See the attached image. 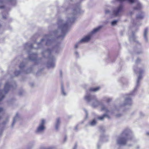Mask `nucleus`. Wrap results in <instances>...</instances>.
I'll list each match as a JSON object with an SVG mask.
<instances>
[{
  "label": "nucleus",
  "mask_w": 149,
  "mask_h": 149,
  "mask_svg": "<svg viewBox=\"0 0 149 149\" xmlns=\"http://www.w3.org/2000/svg\"><path fill=\"white\" fill-rule=\"evenodd\" d=\"M80 11V7L79 6H77L72 10V13L68 15L65 22L61 19L58 20L57 25L58 30L61 31L62 33L63 34V36L65 35V32L67 31L68 24L74 22L75 15L79 13Z\"/></svg>",
  "instance_id": "obj_1"
},
{
  "label": "nucleus",
  "mask_w": 149,
  "mask_h": 149,
  "mask_svg": "<svg viewBox=\"0 0 149 149\" xmlns=\"http://www.w3.org/2000/svg\"><path fill=\"white\" fill-rule=\"evenodd\" d=\"M148 29H146L144 30V34H143V36L144 39H145L147 41L148 40L147 36L148 34Z\"/></svg>",
  "instance_id": "obj_15"
},
{
  "label": "nucleus",
  "mask_w": 149,
  "mask_h": 149,
  "mask_svg": "<svg viewBox=\"0 0 149 149\" xmlns=\"http://www.w3.org/2000/svg\"><path fill=\"white\" fill-rule=\"evenodd\" d=\"M134 71L136 73H139V75L138 77V79L137 80L136 85L134 91H133L131 93L129 94L128 95V97L125 99V103L123 105V106L126 105H130L132 104V101L130 97V95H134L135 92L136 91L137 87L139 85V81L142 77V76L141 74L143 72L144 70L143 69L141 70L140 68H138L136 67H134Z\"/></svg>",
  "instance_id": "obj_2"
},
{
  "label": "nucleus",
  "mask_w": 149,
  "mask_h": 149,
  "mask_svg": "<svg viewBox=\"0 0 149 149\" xmlns=\"http://www.w3.org/2000/svg\"><path fill=\"white\" fill-rule=\"evenodd\" d=\"M33 55H33V54H32V55H31V56H33Z\"/></svg>",
  "instance_id": "obj_42"
},
{
  "label": "nucleus",
  "mask_w": 149,
  "mask_h": 149,
  "mask_svg": "<svg viewBox=\"0 0 149 149\" xmlns=\"http://www.w3.org/2000/svg\"><path fill=\"white\" fill-rule=\"evenodd\" d=\"M84 111H85V112H86V116H87V111L86 110V109H84Z\"/></svg>",
  "instance_id": "obj_33"
},
{
  "label": "nucleus",
  "mask_w": 149,
  "mask_h": 149,
  "mask_svg": "<svg viewBox=\"0 0 149 149\" xmlns=\"http://www.w3.org/2000/svg\"><path fill=\"white\" fill-rule=\"evenodd\" d=\"M26 46H29L30 45H29V44H26Z\"/></svg>",
  "instance_id": "obj_39"
},
{
  "label": "nucleus",
  "mask_w": 149,
  "mask_h": 149,
  "mask_svg": "<svg viewBox=\"0 0 149 149\" xmlns=\"http://www.w3.org/2000/svg\"><path fill=\"white\" fill-rule=\"evenodd\" d=\"M29 47H30V48H32V47H32V46H30Z\"/></svg>",
  "instance_id": "obj_41"
},
{
  "label": "nucleus",
  "mask_w": 149,
  "mask_h": 149,
  "mask_svg": "<svg viewBox=\"0 0 149 149\" xmlns=\"http://www.w3.org/2000/svg\"><path fill=\"white\" fill-rule=\"evenodd\" d=\"M140 61L141 60L139 58H138L136 60V63H139Z\"/></svg>",
  "instance_id": "obj_25"
},
{
  "label": "nucleus",
  "mask_w": 149,
  "mask_h": 149,
  "mask_svg": "<svg viewBox=\"0 0 149 149\" xmlns=\"http://www.w3.org/2000/svg\"><path fill=\"white\" fill-rule=\"evenodd\" d=\"M61 91L62 94L63 95L65 96L66 95V93L64 91L63 86L62 85L61 86Z\"/></svg>",
  "instance_id": "obj_17"
},
{
  "label": "nucleus",
  "mask_w": 149,
  "mask_h": 149,
  "mask_svg": "<svg viewBox=\"0 0 149 149\" xmlns=\"http://www.w3.org/2000/svg\"><path fill=\"white\" fill-rule=\"evenodd\" d=\"M96 122L95 120H93L91 122L90 124L92 126L95 125L96 124Z\"/></svg>",
  "instance_id": "obj_19"
},
{
  "label": "nucleus",
  "mask_w": 149,
  "mask_h": 149,
  "mask_svg": "<svg viewBox=\"0 0 149 149\" xmlns=\"http://www.w3.org/2000/svg\"><path fill=\"white\" fill-rule=\"evenodd\" d=\"M134 38H135V36H134V35L133 34L132 37H130V40L131 41H132V40L134 41Z\"/></svg>",
  "instance_id": "obj_22"
},
{
  "label": "nucleus",
  "mask_w": 149,
  "mask_h": 149,
  "mask_svg": "<svg viewBox=\"0 0 149 149\" xmlns=\"http://www.w3.org/2000/svg\"><path fill=\"white\" fill-rule=\"evenodd\" d=\"M106 99L107 100V102H109L111 100V99L109 98H106Z\"/></svg>",
  "instance_id": "obj_26"
},
{
  "label": "nucleus",
  "mask_w": 149,
  "mask_h": 149,
  "mask_svg": "<svg viewBox=\"0 0 149 149\" xmlns=\"http://www.w3.org/2000/svg\"><path fill=\"white\" fill-rule=\"evenodd\" d=\"M61 118H57L56 119L55 124V129L56 130H57L59 127L61 123Z\"/></svg>",
  "instance_id": "obj_11"
},
{
  "label": "nucleus",
  "mask_w": 149,
  "mask_h": 149,
  "mask_svg": "<svg viewBox=\"0 0 149 149\" xmlns=\"http://www.w3.org/2000/svg\"><path fill=\"white\" fill-rule=\"evenodd\" d=\"M111 2H112V3H114V2H113V1H112Z\"/></svg>",
  "instance_id": "obj_43"
},
{
  "label": "nucleus",
  "mask_w": 149,
  "mask_h": 149,
  "mask_svg": "<svg viewBox=\"0 0 149 149\" xmlns=\"http://www.w3.org/2000/svg\"><path fill=\"white\" fill-rule=\"evenodd\" d=\"M118 22V21L116 20H114V21H112L111 22V25L113 26L115 25Z\"/></svg>",
  "instance_id": "obj_20"
},
{
  "label": "nucleus",
  "mask_w": 149,
  "mask_h": 149,
  "mask_svg": "<svg viewBox=\"0 0 149 149\" xmlns=\"http://www.w3.org/2000/svg\"><path fill=\"white\" fill-rule=\"evenodd\" d=\"M76 148H77V146H76V145H75V146H74V148L73 149H76Z\"/></svg>",
  "instance_id": "obj_38"
},
{
  "label": "nucleus",
  "mask_w": 149,
  "mask_h": 149,
  "mask_svg": "<svg viewBox=\"0 0 149 149\" xmlns=\"http://www.w3.org/2000/svg\"><path fill=\"white\" fill-rule=\"evenodd\" d=\"M10 1L12 3H13V2H15V0H10Z\"/></svg>",
  "instance_id": "obj_32"
},
{
  "label": "nucleus",
  "mask_w": 149,
  "mask_h": 149,
  "mask_svg": "<svg viewBox=\"0 0 149 149\" xmlns=\"http://www.w3.org/2000/svg\"><path fill=\"white\" fill-rule=\"evenodd\" d=\"M57 32H58L57 31H55L54 32V33L55 34H56V33H57Z\"/></svg>",
  "instance_id": "obj_37"
},
{
  "label": "nucleus",
  "mask_w": 149,
  "mask_h": 149,
  "mask_svg": "<svg viewBox=\"0 0 149 149\" xmlns=\"http://www.w3.org/2000/svg\"><path fill=\"white\" fill-rule=\"evenodd\" d=\"M105 14H108L110 13V11L108 9H106L105 11Z\"/></svg>",
  "instance_id": "obj_23"
},
{
  "label": "nucleus",
  "mask_w": 149,
  "mask_h": 149,
  "mask_svg": "<svg viewBox=\"0 0 149 149\" xmlns=\"http://www.w3.org/2000/svg\"><path fill=\"white\" fill-rule=\"evenodd\" d=\"M60 50V48L58 46L54 47L52 50L48 49L47 50L43 51L42 55L48 58L50 61H53L55 60V58L53 55L58 54Z\"/></svg>",
  "instance_id": "obj_3"
},
{
  "label": "nucleus",
  "mask_w": 149,
  "mask_h": 149,
  "mask_svg": "<svg viewBox=\"0 0 149 149\" xmlns=\"http://www.w3.org/2000/svg\"><path fill=\"white\" fill-rule=\"evenodd\" d=\"M45 40L43 39H42V40H41V42L40 43V44H41V43L44 41V40Z\"/></svg>",
  "instance_id": "obj_36"
},
{
  "label": "nucleus",
  "mask_w": 149,
  "mask_h": 149,
  "mask_svg": "<svg viewBox=\"0 0 149 149\" xmlns=\"http://www.w3.org/2000/svg\"><path fill=\"white\" fill-rule=\"evenodd\" d=\"M20 73L19 71H17L15 72V75L16 76L17 75Z\"/></svg>",
  "instance_id": "obj_29"
},
{
  "label": "nucleus",
  "mask_w": 149,
  "mask_h": 149,
  "mask_svg": "<svg viewBox=\"0 0 149 149\" xmlns=\"http://www.w3.org/2000/svg\"><path fill=\"white\" fill-rule=\"evenodd\" d=\"M120 116H121L120 114H118V115H117L116 116L117 117H119Z\"/></svg>",
  "instance_id": "obj_35"
},
{
  "label": "nucleus",
  "mask_w": 149,
  "mask_h": 149,
  "mask_svg": "<svg viewBox=\"0 0 149 149\" xmlns=\"http://www.w3.org/2000/svg\"><path fill=\"white\" fill-rule=\"evenodd\" d=\"M75 55L77 57H78V53L77 52H75L74 53Z\"/></svg>",
  "instance_id": "obj_28"
},
{
  "label": "nucleus",
  "mask_w": 149,
  "mask_h": 149,
  "mask_svg": "<svg viewBox=\"0 0 149 149\" xmlns=\"http://www.w3.org/2000/svg\"><path fill=\"white\" fill-rule=\"evenodd\" d=\"M46 43L47 45H48L49 44L51 45L52 44V41L51 40H47Z\"/></svg>",
  "instance_id": "obj_21"
},
{
  "label": "nucleus",
  "mask_w": 149,
  "mask_h": 149,
  "mask_svg": "<svg viewBox=\"0 0 149 149\" xmlns=\"http://www.w3.org/2000/svg\"><path fill=\"white\" fill-rule=\"evenodd\" d=\"M10 87L9 82H7L5 85L4 90H0V101L3 99L4 97V94L8 91Z\"/></svg>",
  "instance_id": "obj_8"
},
{
  "label": "nucleus",
  "mask_w": 149,
  "mask_h": 149,
  "mask_svg": "<svg viewBox=\"0 0 149 149\" xmlns=\"http://www.w3.org/2000/svg\"><path fill=\"white\" fill-rule=\"evenodd\" d=\"M130 136V133L127 131H125L122 134L121 136L118 139L117 143L121 145H125L132 139Z\"/></svg>",
  "instance_id": "obj_4"
},
{
  "label": "nucleus",
  "mask_w": 149,
  "mask_h": 149,
  "mask_svg": "<svg viewBox=\"0 0 149 149\" xmlns=\"http://www.w3.org/2000/svg\"><path fill=\"white\" fill-rule=\"evenodd\" d=\"M100 89V87H97L95 88H92L90 89L89 91L95 92L98 91Z\"/></svg>",
  "instance_id": "obj_13"
},
{
  "label": "nucleus",
  "mask_w": 149,
  "mask_h": 149,
  "mask_svg": "<svg viewBox=\"0 0 149 149\" xmlns=\"http://www.w3.org/2000/svg\"><path fill=\"white\" fill-rule=\"evenodd\" d=\"M80 43V42H79V43H78V44H76L75 45V46H74V48H78V44H79V43Z\"/></svg>",
  "instance_id": "obj_27"
},
{
  "label": "nucleus",
  "mask_w": 149,
  "mask_h": 149,
  "mask_svg": "<svg viewBox=\"0 0 149 149\" xmlns=\"http://www.w3.org/2000/svg\"><path fill=\"white\" fill-rule=\"evenodd\" d=\"M123 8V6L120 5L118 6L113 12V15L115 16H118L119 15V13L121 12Z\"/></svg>",
  "instance_id": "obj_10"
},
{
  "label": "nucleus",
  "mask_w": 149,
  "mask_h": 149,
  "mask_svg": "<svg viewBox=\"0 0 149 149\" xmlns=\"http://www.w3.org/2000/svg\"><path fill=\"white\" fill-rule=\"evenodd\" d=\"M3 110V109L2 108H0V113Z\"/></svg>",
  "instance_id": "obj_31"
},
{
  "label": "nucleus",
  "mask_w": 149,
  "mask_h": 149,
  "mask_svg": "<svg viewBox=\"0 0 149 149\" xmlns=\"http://www.w3.org/2000/svg\"><path fill=\"white\" fill-rule=\"evenodd\" d=\"M1 25H0V27H1Z\"/></svg>",
  "instance_id": "obj_45"
},
{
  "label": "nucleus",
  "mask_w": 149,
  "mask_h": 149,
  "mask_svg": "<svg viewBox=\"0 0 149 149\" xmlns=\"http://www.w3.org/2000/svg\"><path fill=\"white\" fill-rule=\"evenodd\" d=\"M3 18H6V17H4V16H3Z\"/></svg>",
  "instance_id": "obj_40"
},
{
  "label": "nucleus",
  "mask_w": 149,
  "mask_h": 149,
  "mask_svg": "<svg viewBox=\"0 0 149 149\" xmlns=\"http://www.w3.org/2000/svg\"><path fill=\"white\" fill-rule=\"evenodd\" d=\"M128 146H130V145H128Z\"/></svg>",
  "instance_id": "obj_44"
},
{
  "label": "nucleus",
  "mask_w": 149,
  "mask_h": 149,
  "mask_svg": "<svg viewBox=\"0 0 149 149\" xmlns=\"http://www.w3.org/2000/svg\"><path fill=\"white\" fill-rule=\"evenodd\" d=\"M101 110L102 111H104L108 113V112L109 111H108L107 108H106V107L104 106H102L101 107Z\"/></svg>",
  "instance_id": "obj_18"
},
{
  "label": "nucleus",
  "mask_w": 149,
  "mask_h": 149,
  "mask_svg": "<svg viewBox=\"0 0 149 149\" xmlns=\"http://www.w3.org/2000/svg\"><path fill=\"white\" fill-rule=\"evenodd\" d=\"M109 118V117L107 113L104 114L103 116H100L98 117V119L100 120H103L104 118Z\"/></svg>",
  "instance_id": "obj_12"
},
{
  "label": "nucleus",
  "mask_w": 149,
  "mask_h": 149,
  "mask_svg": "<svg viewBox=\"0 0 149 149\" xmlns=\"http://www.w3.org/2000/svg\"><path fill=\"white\" fill-rule=\"evenodd\" d=\"M144 17V15L143 13L140 12L136 16V19L132 21L133 26H138L140 25L138 23V20L142 19Z\"/></svg>",
  "instance_id": "obj_9"
},
{
  "label": "nucleus",
  "mask_w": 149,
  "mask_h": 149,
  "mask_svg": "<svg viewBox=\"0 0 149 149\" xmlns=\"http://www.w3.org/2000/svg\"><path fill=\"white\" fill-rule=\"evenodd\" d=\"M85 100L88 102H89L93 100L92 106L93 107H96L99 104V102L97 100L95 95H91L89 94H86L85 96Z\"/></svg>",
  "instance_id": "obj_6"
},
{
  "label": "nucleus",
  "mask_w": 149,
  "mask_h": 149,
  "mask_svg": "<svg viewBox=\"0 0 149 149\" xmlns=\"http://www.w3.org/2000/svg\"><path fill=\"white\" fill-rule=\"evenodd\" d=\"M24 66V64L23 63H22L20 64L19 65V67L21 68L22 67H23Z\"/></svg>",
  "instance_id": "obj_24"
},
{
  "label": "nucleus",
  "mask_w": 149,
  "mask_h": 149,
  "mask_svg": "<svg viewBox=\"0 0 149 149\" xmlns=\"http://www.w3.org/2000/svg\"><path fill=\"white\" fill-rule=\"evenodd\" d=\"M55 66V64L54 62H49L48 63L47 66L49 68H53Z\"/></svg>",
  "instance_id": "obj_16"
},
{
  "label": "nucleus",
  "mask_w": 149,
  "mask_h": 149,
  "mask_svg": "<svg viewBox=\"0 0 149 149\" xmlns=\"http://www.w3.org/2000/svg\"><path fill=\"white\" fill-rule=\"evenodd\" d=\"M46 122L45 120L44 119L42 118L40 120L36 130V133L40 134L43 133L46 128L45 126Z\"/></svg>",
  "instance_id": "obj_5"
},
{
  "label": "nucleus",
  "mask_w": 149,
  "mask_h": 149,
  "mask_svg": "<svg viewBox=\"0 0 149 149\" xmlns=\"http://www.w3.org/2000/svg\"><path fill=\"white\" fill-rule=\"evenodd\" d=\"M101 28V26H99L94 29L91 32L89 35L81 39L79 41V42H86L88 41L91 38V36L98 32Z\"/></svg>",
  "instance_id": "obj_7"
},
{
  "label": "nucleus",
  "mask_w": 149,
  "mask_h": 149,
  "mask_svg": "<svg viewBox=\"0 0 149 149\" xmlns=\"http://www.w3.org/2000/svg\"><path fill=\"white\" fill-rule=\"evenodd\" d=\"M19 118V116L18 114L17 113L16 114V115L15 116V117L14 118L13 120V123L12 124V126H13L16 121L18 120Z\"/></svg>",
  "instance_id": "obj_14"
},
{
  "label": "nucleus",
  "mask_w": 149,
  "mask_h": 149,
  "mask_svg": "<svg viewBox=\"0 0 149 149\" xmlns=\"http://www.w3.org/2000/svg\"><path fill=\"white\" fill-rule=\"evenodd\" d=\"M29 59L31 60H34L35 59V58H31L30 57H29Z\"/></svg>",
  "instance_id": "obj_30"
},
{
  "label": "nucleus",
  "mask_w": 149,
  "mask_h": 149,
  "mask_svg": "<svg viewBox=\"0 0 149 149\" xmlns=\"http://www.w3.org/2000/svg\"><path fill=\"white\" fill-rule=\"evenodd\" d=\"M146 134L147 135L149 136V132H147Z\"/></svg>",
  "instance_id": "obj_34"
}]
</instances>
